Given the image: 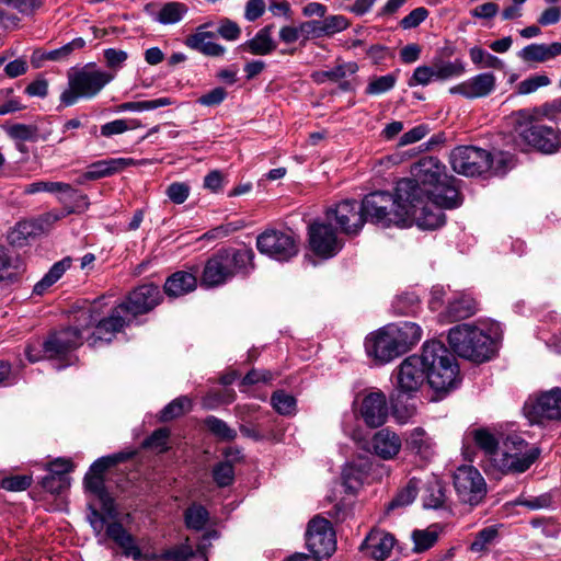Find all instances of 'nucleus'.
Returning <instances> with one entry per match:
<instances>
[{"label": "nucleus", "mask_w": 561, "mask_h": 561, "mask_svg": "<svg viewBox=\"0 0 561 561\" xmlns=\"http://www.w3.org/2000/svg\"><path fill=\"white\" fill-rule=\"evenodd\" d=\"M513 505L525 506L530 511L549 508L552 505V496L550 493H542L537 496L522 493L513 501Z\"/></svg>", "instance_id": "48"}, {"label": "nucleus", "mask_w": 561, "mask_h": 561, "mask_svg": "<svg viewBox=\"0 0 561 561\" xmlns=\"http://www.w3.org/2000/svg\"><path fill=\"white\" fill-rule=\"evenodd\" d=\"M162 300L163 295L159 286L146 283L130 290L118 306L133 322L138 316L152 311Z\"/></svg>", "instance_id": "14"}, {"label": "nucleus", "mask_w": 561, "mask_h": 561, "mask_svg": "<svg viewBox=\"0 0 561 561\" xmlns=\"http://www.w3.org/2000/svg\"><path fill=\"white\" fill-rule=\"evenodd\" d=\"M427 370V382L436 392L446 393L460 381L458 365L454 355L439 341H427L419 356Z\"/></svg>", "instance_id": "3"}, {"label": "nucleus", "mask_w": 561, "mask_h": 561, "mask_svg": "<svg viewBox=\"0 0 561 561\" xmlns=\"http://www.w3.org/2000/svg\"><path fill=\"white\" fill-rule=\"evenodd\" d=\"M38 227L33 221H20L9 232L8 240L13 247L25 245L31 238H34L37 233Z\"/></svg>", "instance_id": "43"}, {"label": "nucleus", "mask_w": 561, "mask_h": 561, "mask_svg": "<svg viewBox=\"0 0 561 561\" xmlns=\"http://www.w3.org/2000/svg\"><path fill=\"white\" fill-rule=\"evenodd\" d=\"M138 162L133 158H108L104 160H99L91 163L87 171L83 172L78 180L80 184H83L88 181H95L103 178L112 176L116 173H119L124 169L136 165Z\"/></svg>", "instance_id": "26"}, {"label": "nucleus", "mask_w": 561, "mask_h": 561, "mask_svg": "<svg viewBox=\"0 0 561 561\" xmlns=\"http://www.w3.org/2000/svg\"><path fill=\"white\" fill-rule=\"evenodd\" d=\"M42 486L51 494H60L70 486V478L67 474L49 472L42 479Z\"/></svg>", "instance_id": "54"}, {"label": "nucleus", "mask_w": 561, "mask_h": 561, "mask_svg": "<svg viewBox=\"0 0 561 561\" xmlns=\"http://www.w3.org/2000/svg\"><path fill=\"white\" fill-rule=\"evenodd\" d=\"M273 30V24L265 25L264 27L257 31L253 38L244 42L240 46V48L245 51H249L252 55H270L277 47L276 42L272 37Z\"/></svg>", "instance_id": "33"}, {"label": "nucleus", "mask_w": 561, "mask_h": 561, "mask_svg": "<svg viewBox=\"0 0 561 561\" xmlns=\"http://www.w3.org/2000/svg\"><path fill=\"white\" fill-rule=\"evenodd\" d=\"M538 457V448L529 447L518 436L507 437L503 453L493 458V466L503 474H518L528 470Z\"/></svg>", "instance_id": "8"}, {"label": "nucleus", "mask_w": 561, "mask_h": 561, "mask_svg": "<svg viewBox=\"0 0 561 561\" xmlns=\"http://www.w3.org/2000/svg\"><path fill=\"white\" fill-rule=\"evenodd\" d=\"M7 131L12 139L21 141H37L39 138L46 139L45 137H39L38 128L35 125L14 124Z\"/></svg>", "instance_id": "53"}, {"label": "nucleus", "mask_w": 561, "mask_h": 561, "mask_svg": "<svg viewBox=\"0 0 561 561\" xmlns=\"http://www.w3.org/2000/svg\"><path fill=\"white\" fill-rule=\"evenodd\" d=\"M529 415L534 421H561V388L541 393L530 404Z\"/></svg>", "instance_id": "24"}, {"label": "nucleus", "mask_w": 561, "mask_h": 561, "mask_svg": "<svg viewBox=\"0 0 561 561\" xmlns=\"http://www.w3.org/2000/svg\"><path fill=\"white\" fill-rule=\"evenodd\" d=\"M106 536L123 550L125 557L133 558L135 561H173V557L169 556L173 552V548L160 554L141 552L135 537L119 522H113L106 526Z\"/></svg>", "instance_id": "17"}, {"label": "nucleus", "mask_w": 561, "mask_h": 561, "mask_svg": "<svg viewBox=\"0 0 561 561\" xmlns=\"http://www.w3.org/2000/svg\"><path fill=\"white\" fill-rule=\"evenodd\" d=\"M518 56L526 62H546L561 56V43L530 44L524 47Z\"/></svg>", "instance_id": "34"}, {"label": "nucleus", "mask_w": 561, "mask_h": 561, "mask_svg": "<svg viewBox=\"0 0 561 561\" xmlns=\"http://www.w3.org/2000/svg\"><path fill=\"white\" fill-rule=\"evenodd\" d=\"M364 423L371 428L380 427L388 419L387 398L382 391L366 394L359 408Z\"/></svg>", "instance_id": "23"}, {"label": "nucleus", "mask_w": 561, "mask_h": 561, "mask_svg": "<svg viewBox=\"0 0 561 561\" xmlns=\"http://www.w3.org/2000/svg\"><path fill=\"white\" fill-rule=\"evenodd\" d=\"M393 545L394 538L392 535L374 531L366 537L360 548L369 553L375 560L381 561L390 556Z\"/></svg>", "instance_id": "30"}, {"label": "nucleus", "mask_w": 561, "mask_h": 561, "mask_svg": "<svg viewBox=\"0 0 561 561\" xmlns=\"http://www.w3.org/2000/svg\"><path fill=\"white\" fill-rule=\"evenodd\" d=\"M477 311V302L473 298L461 295L448 301L445 317L450 322L465 320L473 316Z\"/></svg>", "instance_id": "37"}, {"label": "nucleus", "mask_w": 561, "mask_h": 561, "mask_svg": "<svg viewBox=\"0 0 561 561\" xmlns=\"http://www.w3.org/2000/svg\"><path fill=\"white\" fill-rule=\"evenodd\" d=\"M205 427L209 433L221 442H232L237 437V431L228 425L224 420L209 415L204 420Z\"/></svg>", "instance_id": "44"}, {"label": "nucleus", "mask_w": 561, "mask_h": 561, "mask_svg": "<svg viewBox=\"0 0 561 561\" xmlns=\"http://www.w3.org/2000/svg\"><path fill=\"white\" fill-rule=\"evenodd\" d=\"M360 208L365 215V222L382 227H407L405 203L400 201L397 194L393 196L388 192H373L364 197Z\"/></svg>", "instance_id": "5"}, {"label": "nucleus", "mask_w": 561, "mask_h": 561, "mask_svg": "<svg viewBox=\"0 0 561 561\" xmlns=\"http://www.w3.org/2000/svg\"><path fill=\"white\" fill-rule=\"evenodd\" d=\"M114 79V75L98 69L94 65L83 68L68 76V89L60 94L62 106L75 105L80 98L92 99Z\"/></svg>", "instance_id": "7"}, {"label": "nucleus", "mask_w": 561, "mask_h": 561, "mask_svg": "<svg viewBox=\"0 0 561 561\" xmlns=\"http://www.w3.org/2000/svg\"><path fill=\"white\" fill-rule=\"evenodd\" d=\"M24 271V264L19 254L0 245V282L15 280Z\"/></svg>", "instance_id": "36"}, {"label": "nucleus", "mask_w": 561, "mask_h": 561, "mask_svg": "<svg viewBox=\"0 0 561 561\" xmlns=\"http://www.w3.org/2000/svg\"><path fill=\"white\" fill-rule=\"evenodd\" d=\"M96 304L82 310L77 321L84 328L87 342L94 346L98 341L111 342L116 333L131 323L130 319L117 305L107 317L102 318Z\"/></svg>", "instance_id": "6"}, {"label": "nucleus", "mask_w": 561, "mask_h": 561, "mask_svg": "<svg viewBox=\"0 0 561 561\" xmlns=\"http://www.w3.org/2000/svg\"><path fill=\"white\" fill-rule=\"evenodd\" d=\"M495 76L492 72L479 73L449 89L450 94H460L466 99H479L491 94L495 89Z\"/></svg>", "instance_id": "25"}, {"label": "nucleus", "mask_w": 561, "mask_h": 561, "mask_svg": "<svg viewBox=\"0 0 561 561\" xmlns=\"http://www.w3.org/2000/svg\"><path fill=\"white\" fill-rule=\"evenodd\" d=\"M84 45V39L81 37H77L57 49L43 54L41 58L55 61L62 60L66 59L73 50L83 48Z\"/></svg>", "instance_id": "57"}, {"label": "nucleus", "mask_w": 561, "mask_h": 561, "mask_svg": "<svg viewBox=\"0 0 561 561\" xmlns=\"http://www.w3.org/2000/svg\"><path fill=\"white\" fill-rule=\"evenodd\" d=\"M550 79L546 75H535L523 81H520L517 85L518 94H530L537 91L541 87H547L550 84Z\"/></svg>", "instance_id": "60"}, {"label": "nucleus", "mask_w": 561, "mask_h": 561, "mask_svg": "<svg viewBox=\"0 0 561 561\" xmlns=\"http://www.w3.org/2000/svg\"><path fill=\"white\" fill-rule=\"evenodd\" d=\"M396 387L399 393L413 396L427 380V370L417 355L407 357L396 370Z\"/></svg>", "instance_id": "20"}, {"label": "nucleus", "mask_w": 561, "mask_h": 561, "mask_svg": "<svg viewBox=\"0 0 561 561\" xmlns=\"http://www.w3.org/2000/svg\"><path fill=\"white\" fill-rule=\"evenodd\" d=\"M208 24H203L196 28V32L185 38V45L194 50H197L206 56L219 57L226 51V48L220 44L213 42L216 34L207 31Z\"/></svg>", "instance_id": "28"}, {"label": "nucleus", "mask_w": 561, "mask_h": 561, "mask_svg": "<svg viewBox=\"0 0 561 561\" xmlns=\"http://www.w3.org/2000/svg\"><path fill=\"white\" fill-rule=\"evenodd\" d=\"M254 252L251 248H226L214 253L205 263L201 285L206 288L221 286L233 277H247L254 270Z\"/></svg>", "instance_id": "2"}, {"label": "nucleus", "mask_w": 561, "mask_h": 561, "mask_svg": "<svg viewBox=\"0 0 561 561\" xmlns=\"http://www.w3.org/2000/svg\"><path fill=\"white\" fill-rule=\"evenodd\" d=\"M407 210V226L412 220L422 229L433 230L445 224V206L437 204L434 196H417L416 201H404Z\"/></svg>", "instance_id": "12"}, {"label": "nucleus", "mask_w": 561, "mask_h": 561, "mask_svg": "<svg viewBox=\"0 0 561 561\" xmlns=\"http://www.w3.org/2000/svg\"><path fill=\"white\" fill-rule=\"evenodd\" d=\"M211 537H217L216 531H210L204 535L202 542L198 545L196 550L187 543H182L173 547V552H171V557H173V561H208L206 556V540Z\"/></svg>", "instance_id": "38"}, {"label": "nucleus", "mask_w": 561, "mask_h": 561, "mask_svg": "<svg viewBox=\"0 0 561 561\" xmlns=\"http://www.w3.org/2000/svg\"><path fill=\"white\" fill-rule=\"evenodd\" d=\"M325 219L329 222L335 221L341 232L347 236H356L365 225V215L360 205L354 199H345L325 213Z\"/></svg>", "instance_id": "19"}, {"label": "nucleus", "mask_w": 561, "mask_h": 561, "mask_svg": "<svg viewBox=\"0 0 561 561\" xmlns=\"http://www.w3.org/2000/svg\"><path fill=\"white\" fill-rule=\"evenodd\" d=\"M32 483V477L26 474L11 476L1 480L0 486L11 492L26 490Z\"/></svg>", "instance_id": "63"}, {"label": "nucleus", "mask_w": 561, "mask_h": 561, "mask_svg": "<svg viewBox=\"0 0 561 561\" xmlns=\"http://www.w3.org/2000/svg\"><path fill=\"white\" fill-rule=\"evenodd\" d=\"M411 174L412 179H401L397 183V195L400 201L434 196V201L446 208H457L461 205L457 180L446 173V167L437 158H422L412 167Z\"/></svg>", "instance_id": "1"}, {"label": "nucleus", "mask_w": 561, "mask_h": 561, "mask_svg": "<svg viewBox=\"0 0 561 561\" xmlns=\"http://www.w3.org/2000/svg\"><path fill=\"white\" fill-rule=\"evenodd\" d=\"M432 66L435 80H448L459 77L465 72V65L459 59L454 61L437 60Z\"/></svg>", "instance_id": "45"}, {"label": "nucleus", "mask_w": 561, "mask_h": 561, "mask_svg": "<svg viewBox=\"0 0 561 561\" xmlns=\"http://www.w3.org/2000/svg\"><path fill=\"white\" fill-rule=\"evenodd\" d=\"M412 539L414 541V551L421 552L433 547L438 539V535L436 531L428 529L414 530L412 534Z\"/></svg>", "instance_id": "59"}, {"label": "nucleus", "mask_w": 561, "mask_h": 561, "mask_svg": "<svg viewBox=\"0 0 561 561\" xmlns=\"http://www.w3.org/2000/svg\"><path fill=\"white\" fill-rule=\"evenodd\" d=\"M174 104V101L171 98H159L156 100H147V101H135V102H125L118 105L119 112H142V111H152L158 107L169 106Z\"/></svg>", "instance_id": "47"}, {"label": "nucleus", "mask_w": 561, "mask_h": 561, "mask_svg": "<svg viewBox=\"0 0 561 561\" xmlns=\"http://www.w3.org/2000/svg\"><path fill=\"white\" fill-rule=\"evenodd\" d=\"M211 476L218 488L230 486L234 482V467L231 460H222L216 463L211 470Z\"/></svg>", "instance_id": "50"}, {"label": "nucleus", "mask_w": 561, "mask_h": 561, "mask_svg": "<svg viewBox=\"0 0 561 561\" xmlns=\"http://www.w3.org/2000/svg\"><path fill=\"white\" fill-rule=\"evenodd\" d=\"M357 70L358 67L355 62H345L330 70L316 71L311 75V78L319 84L327 81L337 82L348 75H354Z\"/></svg>", "instance_id": "41"}, {"label": "nucleus", "mask_w": 561, "mask_h": 561, "mask_svg": "<svg viewBox=\"0 0 561 561\" xmlns=\"http://www.w3.org/2000/svg\"><path fill=\"white\" fill-rule=\"evenodd\" d=\"M41 192L66 193L75 202V205L67 209V214L84 211L89 206L88 196L78 193L70 184L64 182L37 181L24 186L23 193L27 195Z\"/></svg>", "instance_id": "22"}, {"label": "nucleus", "mask_w": 561, "mask_h": 561, "mask_svg": "<svg viewBox=\"0 0 561 561\" xmlns=\"http://www.w3.org/2000/svg\"><path fill=\"white\" fill-rule=\"evenodd\" d=\"M397 81V77L392 73L378 77L371 80L366 87L367 94H381L391 90Z\"/></svg>", "instance_id": "61"}, {"label": "nucleus", "mask_w": 561, "mask_h": 561, "mask_svg": "<svg viewBox=\"0 0 561 561\" xmlns=\"http://www.w3.org/2000/svg\"><path fill=\"white\" fill-rule=\"evenodd\" d=\"M271 404L282 415L294 414L296 410L295 397L284 390H277L272 394Z\"/></svg>", "instance_id": "52"}, {"label": "nucleus", "mask_w": 561, "mask_h": 561, "mask_svg": "<svg viewBox=\"0 0 561 561\" xmlns=\"http://www.w3.org/2000/svg\"><path fill=\"white\" fill-rule=\"evenodd\" d=\"M474 444L490 457L493 462V458L499 456V439L496 436L486 428H474L469 434Z\"/></svg>", "instance_id": "40"}, {"label": "nucleus", "mask_w": 561, "mask_h": 561, "mask_svg": "<svg viewBox=\"0 0 561 561\" xmlns=\"http://www.w3.org/2000/svg\"><path fill=\"white\" fill-rule=\"evenodd\" d=\"M87 341L84 328L77 321L75 327L56 331L44 341L43 351L48 358H65Z\"/></svg>", "instance_id": "15"}, {"label": "nucleus", "mask_w": 561, "mask_h": 561, "mask_svg": "<svg viewBox=\"0 0 561 561\" xmlns=\"http://www.w3.org/2000/svg\"><path fill=\"white\" fill-rule=\"evenodd\" d=\"M192 407L191 400L185 397H179L167 404L160 412V420L162 422H169L183 415L186 411H190Z\"/></svg>", "instance_id": "51"}, {"label": "nucleus", "mask_w": 561, "mask_h": 561, "mask_svg": "<svg viewBox=\"0 0 561 561\" xmlns=\"http://www.w3.org/2000/svg\"><path fill=\"white\" fill-rule=\"evenodd\" d=\"M125 459L124 454H115L96 459L90 467L89 473L103 477L105 471Z\"/></svg>", "instance_id": "62"}, {"label": "nucleus", "mask_w": 561, "mask_h": 561, "mask_svg": "<svg viewBox=\"0 0 561 561\" xmlns=\"http://www.w3.org/2000/svg\"><path fill=\"white\" fill-rule=\"evenodd\" d=\"M140 126L141 124L137 119H115L101 126V135L108 138L114 135L123 134L128 129L138 128Z\"/></svg>", "instance_id": "55"}, {"label": "nucleus", "mask_w": 561, "mask_h": 561, "mask_svg": "<svg viewBox=\"0 0 561 561\" xmlns=\"http://www.w3.org/2000/svg\"><path fill=\"white\" fill-rule=\"evenodd\" d=\"M365 351L370 358L380 365L402 355L388 325L366 337Z\"/></svg>", "instance_id": "21"}, {"label": "nucleus", "mask_w": 561, "mask_h": 561, "mask_svg": "<svg viewBox=\"0 0 561 561\" xmlns=\"http://www.w3.org/2000/svg\"><path fill=\"white\" fill-rule=\"evenodd\" d=\"M71 266V259L65 257L56 262L49 271L38 280L33 288V294L37 296L44 295L47 289L61 278L65 272Z\"/></svg>", "instance_id": "39"}, {"label": "nucleus", "mask_w": 561, "mask_h": 561, "mask_svg": "<svg viewBox=\"0 0 561 561\" xmlns=\"http://www.w3.org/2000/svg\"><path fill=\"white\" fill-rule=\"evenodd\" d=\"M309 245L319 257L331 259L344 247V241L329 221H313L308 227Z\"/></svg>", "instance_id": "16"}, {"label": "nucleus", "mask_w": 561, "mask_h": 561, "mask_svg": "<svg viewBox=\"0 0 561 561\" xmlns=\"http://www.w3.org/2000/svg\"><path fill=\"white\" fill-rule=\"evenodd\" d=\"M401 448V437L388 427L379 430L371 438L373 453L383 460L393 459Z\"/></svg>", "instance_id": "27"}, {"label": "nucleus", "mask_w": 561, "mask_h": 561, "mask_svg": "<svg viewBox=\"0 0 561 561\" xmlns=\"http://www.w3.org/2000/svg\"><path fill=\"white\" fill-rule=\"evenodd\" d=\"M185 525L188 529L202 530L209 522V513L199 503L191 504L184 512Z\"/></svg>", "instance_id": "42"}, {"label": "nucleus", "mask_w": 561, "mask_h": 561, "mask_svg": "<svg viewBox=\"0 0 561 561\" xmlns=\"http://www.w3.org/2000/svg\"><path fill=\"white\" fill-rule=\"evenodd\" d=\"M448 343L458 356L476 363L489 360L494 353L492 337L468 323L451 328L448 332Z\"/></svg>", "instance_id": "4"}, {"label": "nucleus", "mask_w": 561, "mask_h": 561, "mask_svg": "<svg viewBox=\"0 0 561 561\" xmlns=\"http://www.w3.org/2000/svg\"><path fill=\"white\" fill-rule=\"evenodd\" d=\"M497 537V530L493 526L481 529L474 537L470 545V550L473 552H483L489 549Z\"/></svg>", "instance_id": "56"}, {"label": "nucleus", "mask_w": 561, "mask_h": 561, "mask_svg": "<svg viewBox=\"0 0 561 561\" xmlns=\"http://www.w3.org/2000/svg\"><path fill=\"white\" fill-rule=\"evenodd\" d=\"M169 437H170V430L167 427H160V428L153 431L152 434L144 440L142 446L145 448L164 451L167 449V444H168Z\"/></svg>", "instance_id": "58"}, {"label": "nucleus", "mask_w": 561, "mask_h": 561, "mask_svg": "<svg viewBox=\"0 0 561 561\" xmlns=\"http://www.w3.org/2000/svg\"><path fill=\"white\" fill-rule=\"evenodd\" d=\"M388 328L396 337V343L402 354L407 353L422 337V329L414 322L404 321L399 324H389Z\"/></svg>", "instance_id": "32"}, {"label": "nucleus", "mask_w": 561, "mask_h": 561, "mask_svg": "<svg viewBox=\"0 0 561 561\" xmlns=\"http://www.w3.org/2000/svg\"><path fill=\"white\" fill-rule=\"evenodd\" d=\"M422 480L419 478L413 477L410 479L408 484L389 503V508H396L411 504L417 495Z\"/></svg>", "instance_id": "49"}, {"label": "nucleus", "mask_w": 561, "mask_h": 561, "mask_svg": "<svg viewBox=\"0 0 561 561\" xmlns=\"http://www.w3.org/2000/svg\"><path fill=\"white\" fill-rule=\"evenodd\" d=\"M423 485V505L425 508H442L447 500L446 488L436 476H430Z\"/></svg>", "instance_id": "35"}, {"label": "nucleus", "mask_w": 561, "mask_h": 561, "mask_svg": "<svg viewBox=\"0 0 561 561\" xmlns=\"http://www.w3.org/2000/svg\"><path fill=\"white\" fill-rule=\"evenodd\" d=\"M449 162L459 174L482 175L491 169V152L474 146H460L450 152Z\"/></svg>", "instance_id": "11"}, {"label": "nucleus", "mask_w": 561, "mask_h": 561, "mask_svg": "<svg viewBox=\"0 0 561 561\" xmlns=\"http://www.w3.org/2000/svg\"><path fill=\"white\" fill-rule=\"evenodd\" d=\"M454 486L460 502L479 505L486 495L484 478L472 466H461L454 473Z\"/></svg>", "instance_id": "13"}, {"label": "nucleus", "mask_w": 561, "mask_h": 561, "mask_svg": "<svg viewBox=\"0 0 561 561\" xmlns=\"http://www.w3.org/2000/svg\"><path fill=\"white\" fill-rule=\"evenodd\" d=\"M256 248L262 254L287 262L299 252V237L291 230H265L256 238Z\"/></svg>", "instance_id": "9"}, {"label": "nucleus", "mask_w": 561, "mask_h": 561, "mask_svg": "<svg viewBox=\"0 0 561 561\" xmlns=\"http://www.w3.org/2000/svg\"><path fill=\"white\" fill-rule=\"evenodd\" d=\"M526 126L520 129L519 136L529 146L545 153H553L561 146V135L553 127L534 123L535 116L529 111L518 112Z\"/></svg>", "instance_id": "10"}, {"label": "nucleus", "mask_w": 561, "mask_h": 561, "mask_svg": "<svg viewBox=\"0 0 561 561\" xmlns=\"http://www.w3.org/2000/svg\"><path fill=\"white\" fill-rule=\"evenodd\" d=\"M306 545L314 557H330L336 547L335 533L331 523L321 516L313 517L306 531Z\"/></svg>", "instance_id": "18"}, {"label": "nucleus", "mask_w": 561, "mask_h": 561, "mask_svg": "<svg viewBox=\"0 0 561 561\" xmlns=\"http://www.w3.org/2000/svg\"><path fill=\"white\" fill-rule=\"evenodd\" d=\"M405 448L423 460H430L435 455V443L422 427H415L408 433Z\"/></svg>", "instance_id": "29"}, {"label": "nucleus", "mask_w": 561, "mask_h": 561, "mask_svg": "<svg viewBox=\"0 0 561 561\" xmlns=\"http://www.w3.org/2000/svg\"><path fill=\"white\" fill-rule=\"evenodd\" d=\"M197 286V278L186 271H178L170 275L164 283V294L170 298H178L193 291Z\"/></svg>", "instance_id": "31"}, {"label": "nucleus", "mask_w": 561, "mask_h": 561, "mask_svg": "<svg viewBox=\"0 0 561 561\" xmlns=\"http://www.w3.org/2000/svg\"><path fill=\"white\" fill-rule=\"evenodd\" d=\"M187 12V7L181 2H168L163 4L156 20L161 24H174L180 22Z\"/></svg>", "instance_id": "46"}, {"label": "nucleus", "mask_w": 561, "mask_h": 561, "mask_svg": "<svg viewBox=\"0 0 561 561\" xmlns=\"http://www.w3.org/2000/svg\"><path fill=\"white\" fill-rule=\"evenodd\" d=\"M428 14L426 8H415L399 22V25L403 30L415 28L427 19Z\"/></svg>", "instance_id": "64"}]
</instances>
